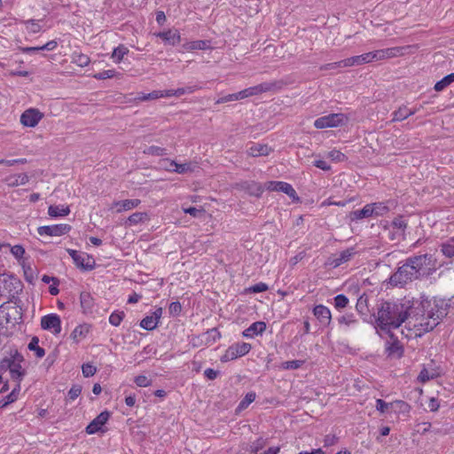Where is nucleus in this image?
Listing matches in <instances>:
<instances>
[{
    "label": "nucleus",
    "instance_id": "c03bdc74",
    "mask_svg": "<svg viewBox=\"0 0 454 454\" xmlns=\"http://www.w3.org/2000/svg\"><path fill=\"white\" fill-rule=\"evenodd\" d=\"M89 56L82 53H74L73 54V62L78 65L79 67H84L90 64Z\"/></svg>",
    "mask_w": 454,
    "mask_h": 454
},
{
    "label": "nucleus",
    "instance_id": "ea45409f",
    "mask_svg": "<svg viewBox=\"0 0 454 454\" xmlns=\"http://www.w3.org/2000/svg\"><path fill=\"white\" fill-rule=\"evenodd\" d=\"M441 251L442 254L449 258L454 256V238L448 239L446 242L442 244Z\"/></svg>",
    "mask_w": 454,
    "mask_h": 454
},
{
    "label": "nucleus",
    "instance_id": "72a5a7b5",
    "mask_svg": "<svg viewBox=\"0 0 454 454\" xmlns=\"http://www.w3.org/2000/svg\"><path fill=\"white\" fill-rule=\"evenodd\" d=\"M20 391V384H17L12 391L6 395L4 399L0 400V408H4L8 404L15 402L18 398V395Z\"/></svg>",
    "mask_w": 454,
    "mask_h": 454
},
{
    "label": "nucleus",
    "instance_id": "a18cd8bd",
    "mask_svg": "<svg viewBox=\"0 0 454 454\" xmlns=\"http://www.w3.org/2000/svg\"><path fill=\"white\" fill-rule=\"evenodd\" d=\"M27 30L31 34H37L41 31L42 27L38 21L35 20H27L23 21Z\"/></svg>",
    "mask_w": 454,
    "mask_h": 454
},
{
    "label": "nucleus",
    "instance_id": "1a4fd4ad",
    "mask_svg": "<svg viewBox=\"0 0 454 454\" xmlns=\"http://www.w3.org/2000/svg\"><path fill=\"white\" fill-rule=\"evenodd\" d=\"M265 188L269 191L282 192L294 201H298L300 200L294 187L288 183L282 181H270L265 184Z\"/></svg>",
    "mask_w": 454,
    "mask_h": 454
},
{
    "label": "nucleus",
    "instance_id": "3c124183",
    "mask_svg": "<svg viewBox=\"0 0 454 454\" xmlns=\"http://www.w3.org/2000/svg\"><path fill=\"white\" fill-rule=\"evenodd\" d=\"M117 75V72L114 69L104 70L102 72L97 73L93 75V77L97 80H106L114 78Z\"/></svg>",
    "mask_w": 454,
    "mask_h": 454
},
{
    "label": "nucleus",
    "instance_id": "49530a36",
    "mask_svg": "<svg viewBox=\"0 0 454 454\" xmlns=\"http://www.w3.org/2000/svg\"><path fill=\"white\" fill-rule=\"evenodd\" d=\"M144 153L155 156H164L167 155V150L160 146L151 145L144 150Z\"/></svg>",
    "mask_w": 454,
    "mask_h": 454
},
{
    "label": "nucleus",
    "instance_id": "ddd939ff",
    "mask_svg": "<svg viewBox=\"0 0 454 454\" xmlns=\"http://www.w3.org/2000/svg\"><path fill=\"white\" fill-rule=\"evenodd\" d=\"M403 48L402 47H392L369 52L371 62L383 60L386 59H391L396 56L403 55Z\"/></svg>",
    "mask_w": 454,
    "mask_h": 454
},
{
    "label": "nucleus",
    "instance_id": "9b49d317",
    "mask_svg": "<svg viewBox=\"0 0 454 454\" xmlns=\"http://www.w3.org/2000/svg\"><path fill=\"white\" fill-rule=\"evenodd\" d=\"M43 118V114L37 108H28L20 115V123L25 127L34 128Z\"/></svg>",
    "mask_w": 454,
    "mask_h": 454
},
{
    "label": "nucleus",
    "instance_id": "58836bf2",
    "mask_svg": "<svg viewBox=\"0 0 454 454\" xmlns=\"http://www.w3.org/2000/svg\"><path fill=\"white\" fill-rule=\"evenodd\" d=\"M372 209V215H383L388 212L389 208L384 202H375L369 204Z\"/></svg>",
    "mask_w": 454,
    "mask_h": 454
},
{
    "label": "nucleus",
    "instance_id": "6ab92c4d",
    "mask_svg": "<svg viewBox=\"0 0 454 454\" xmlns=\"http://www.w3.org/2000/svg\"><path fill=\"white\" fill-rule=\"evenodd\" d=\"M80 303L83 314H92L95 307V301L89 292H82L80 294Z\"/></svg>",
    "mask_w": 454,
    "mask_h": 454
},
{
    "label": "nucleus",
    "instance_id": "2eb2a0df",
    "mask_svg": "<svg viewBox=\"0 0 454 454\" xmlns=\"http://www.w3.org/2000/svg\"><path fill=\"white\" fill-rule=\"evenodd\" d=\"M280 82H262L258 85L247 88L249 97L259 95L264 92L275 90L280 89Z\"/></svg>",
    "mask_w": 454,
    "mask_h": 454
},
{
    "label": "nucleus",
    "instance_id": "cd10ccee",
    "mask_svg": "<svg viewBox=\"0 0 454 454\" xmlns=\"http://www.w3.org/2000/svg\"><path fill=\"white\" fill-rule=\"evenodd\" d=\"M371 63L369 52L346 59L347 67L360 66Z\"/></svg>",
    "mask_w": 454,
    "mask_h": 454
},
{
    "label": "nucleus",
    "instance_id": "8fccbe9b",
    "mask_svg": "<svg viewBox=\"0 0 454 454\" xmlns=\"http://www.w3.org/2000/svg\"><path fill=\"white\" fill-rule=\"evenodd\" d=\"M348 299L344 294H338L334 297V307L337 309H342L348 305Z\"/></svg>",
    "mask_w": 454,
    "mask_h": 454
},
{
    "label": "nucleus",
    "instance_id": "473e14b6",
    "mask_svg": "<svg viewBox=\"0 0 454 454\" xmlns=\"http://www.w3.org/2000/svg\"><path fill=\"white\" fill-rule=\"evenodd\" d=\"M129 52V51L125 45L120 44L119 46L114 49L111 58L113 59L114 63H121L124 56H126Z\"/></svg>",
    "mask_w": 454,
    "mask_h": 454
},
{
    "label": "nucleus",
    "instance_id": "bf43d9fd",
    "mask_svg": "<svg viewBox=\"0 0 454 454\" xmlns=\"http://www.w3.org/2000/svg\"><path fill=\"white\" fill-rule=\"evenodd\" d=\"M82 371L83 376L88 378V377L93 376L96 373L97 369L91 364H84L82 366Z\"/></svg>",
    "mask_w": 454,
    "mask_h": 454
},
{
    "label": "nucleus",
    "instance_id": "603ef678",
    "mask_svg": "<svg viewBox=\"0 0 454 454\" xmlns=\"http://www.w3.org/2000/svg\"><path fill=\"white\" fill-rule=\"evenodd\" d=\"M304 364L303 360H292L282 363L281 368L285 370H296Z\"/></svg>",
    "mask_w": 454,
    "mask_h": 454
},
{
    "label": "nucleus",
    "instance_id": "0e129e2a",
    "mask_svg": "<svg viewBox=\"0 0 454 454\" xmlns=\"http://www.w3.org/2000/svg\"><path fill=\"white\" fill-rule=\"evenodd\" d=\"M11 253L16 259H20L25 254V248L20 245L11 247Z\"/></svg>",
    "mask_w": 454,
    "mask_h": 454
},
{
    "label": "nucleus",
    "instance_id": "9d476101",
    "mask_svg": "<svg viewBox=\"0 0 454 454\" xmlns=\"http://www.w3.org/2000/svg\"><path fill=\"white\" fill-rule=\"evenodd\" d=\"M71 226L67 223L40 226L37 232L40 236L59 237L70 231Z\"/></svg>",
    "mask_w": 454,
    "mask_h": 454
},
{
    "label": "nucleus",
    "instance_id": "4468645a",
    "mask_svg": "<svg viewBox=\"0 0 454 454\" xmlns=\"http://www.w3.org/2000/svg\"><path fill=\"white\" fill-rule=\"evenodd\" d=\"M110 418V412L104 411L100 412L87 427L86 433L93 434L101 430V427L107 422Z\"/></svg>",
    "mask_w": 454,
    "mask_h": 454
},
{
    "label": "nucleus",
    "instance_id": "6e6552de",
    "mask_svg": "<svg viewBox=\"0 0 454 454\" xmlns=\"http://www.w3.org/2000/svg\"><path fill=\"white\" fill-rule=\"evenodd\" d=\"M24 362L23 356L15 350L12 354V360L10 367V375L13 380H16L20 384V381L23 380L26 375V370L22 368L21 364Z\"/></svg>",
    "mask_w": 454,
    "mask_h": 454
},
{
    "label": "nucleus",
    "instance_id": "393cba45",
    "mask_svg": "<svg viewBox=\"0 0 454 454\" xmlns=\"http://www.w3.org/2000/svg\"><path fill=\"white\" fill-rule=\"evenodd\" d=\"M28 176L25 173L9 176L5 178V183L10 187L24 185L28 182Z\"/></svg>",
    "mask_w": 454,
    "mask_h": 454
},
{
    "label": "nucleus",
    "instance_id": "423d86ee",
    "mask_svg": "<svg viewBox=\"0 0 454 454\" xmlns=\"http://www.w3.org/2000/svg\"><path fill=\"white\" fill-rule=\"evenodd\" d=\"M406 228L407 222L403 215L395 217L387 227L389 239L397 241L404 239Z\"/></svg>",
    "mask_w": 454,
    "mask_h": 454
},
{
    "label": "nucleus",
    "instance_id": "864d4df0",
    "mask_svg": "<svg viewBox=\"0 0 454 454\" xmlns=\"http://www.w3.org/2000/svg\"><path fill=\"white\" fill-rule=\"evenodd\" d=\"M200 89H201V87L199 85H189L186 87L178 88L177 90H176V97H181L184 94H192Z\"/></svg>",
    "mask_w": 454,
    "mask_h": 454
},
{
    "label": "nucleus",
    "instance_id": "2f4dec72",
    "mask_svg": "<svg viewBox=\"0 0 454 454\" xmlns=\"http://www.w3.org/2000/svg\"><path fill=\"white\" fill-rule=\"evenodd\" d=\"M372 216V209H371L370 205L366 204L362 209L355 210L351 212L350 217L351 220H361L364 218H368Z\"/></svg>",
    "mask_w": 454,
    "mask_h": 454
},
{
    "label": "nucleus",
    "instance_id": "e2e57ef3",
    "mask_svg": "<svg viewBox=\"0 0 454 454\" xmlns=\"http://www.w3.org/2000/svg\"><path fill=\"white\" fill-rule=\"evenodd\" d=\"M168 311L171 316H178L182 311V305L179 301H173L169 304Z\"/></svg>",
    "mask_w": 454,
    "mask_h": 454
},
{
    "label": "nucleus",
    "instance_id": "412c9836",
    "mask_svg": "<svg viewBox=\"0 0 454 454\" xmlns=\"http://www.w3.org/2000/svg\"><path fill=\"white\" fill-rule=\"evenodd\" d=\"M241 188L246 191L249 195L254 197H261L264 188L261 184L256 183L254 181H247L241 184Z\"/></svg>",
    "mask_w": 454,
    "mask_h": 454
},
{
    "label": "nucleus",
    "instance_id": "c756f323",
    "mask_svg": "<svg viewBox=\"0 0 454 454\" xmlns=\"http://www.w3.org/2000/svg\"><path fill=\"white\" fill-rule=\"evenodd\" d=\"M69 207L63 205H51L48 208V214L51 217L66 216L69 215Z\"/></svg>",
    "mask_w": 454,
    "mask_h": 454
},
{
    "label": "nucleus",
    "instance_id": "7ed1b4c3",
    "mask_svg": "<svg viewBox=\"0 0 454 454\" xmlns=\"http://www.w3.org/2000/svg\"><path fill=\"white\" fill-rule=\"evenodd\" d=\"M419 314L416 317L415 322L411 320L415 337H421L427 332L434 330L440 320L447 314L446 309L440 305L437 301H419Z\"/></svg>",
    "mask_w": 454,
    "mask_h": 454
},
{
    "label": "nucleus",
    "instance_id": "4be33fe9",
    "mask_svg": "<svg viewBox=\"0 0 454 454\" xmlns=\"http://www.w3.org/2000/svg\"><path fill=\"white\" fill-rule=\"evenodd\" d=\"M74 264L81 269L90 270L94 268V262L85 254H78V256L74 259Z\"/></svg>",
    "mask_w": 454,
    "mask_h": 454
},
{
    "label": "nucleus",
    "instance_id": "b1692460",
    "mask_svg": "<svg viewBox=\"0 0 454 454\" xmlns=\"http://www.w3.org/2000/svg\"><path fill=\"white\" fill-rule=\"evenodd\" d=\"M141 203L138 199L124 200L114 202V207H117V212L128 211L137 207Z\"/></svg>",
    "mask_w": 454,
    "mask_h": 454
},
{
    "label": "nucleus",
    "instance_id": "0eeeda50",
    "mask_svg": "<svg viewBox=\"0 0 454 454\" xmlns=\"http://www.w3.org/2000/svg\"><path fill=\"white\" fill-rule=\"evenodd\" d=\"M251 348V345L247 342L234 343L226 349L225 353L221 357V361L224 363L241 357L247 355Z\"/></svg>",
    "mask_w": 454,
    "mask_h": 454
},
{
    "label": "nucleus",
    "instance_id": "a211bd4d",
    "mask_svg": "<svg viewBox=\"0 0 454 454\" xmlns=\"http://www.w3.org/2000/svg\"><path fill=\"white\" fill-rule=\"evenodd\" d=\"M313 314L324 326H329L332 323V314L330 309L323 305H316L313 309Z\"/></svg>",
    "mask_w": 454,
    "mask_h": 454
},
{
    "label": "nucleus",
    "instance_id": "dca6fc26",
    "mask_svg": "<svg viewBox=\"0 0 454 454\" xmlns=\"http://www.w3.org/2000/svg\"><path fill=\"white\" fill-rule=\"evenodd\" d=\"M154 35L160 38L165 43L172 46H176L181 42L180 32L176 28L155 33Z\"/></svg>",
    "mask_w": 454,
    "mask_h": 454
},
{
    "label": "nucleus",
    "instance_id": "680f3d73",
    "mask_svg": "<svg viewBox=\"0 0 454 454\" xmlns=\"http://www.w3.org/2000/svg\"><path fill=\"white\" fill-rule=\"evenodd\" d=\"M161 96H162L161 90H153L151 93L143 94L141 97L138 98V99H140L142 101H146V100H150V99L160 98H161Z\"/></svg>",
    "mask_w": 454,
    "mask_h": 454
},
{
    "label": "nucleus",
    "instance_id": "de8ad7c7",
    "mask_svg": "<svg viewBox=\"0 0 454 454\" xmlns=\"http://www.w3.org/2000/svg\"><path fill=\"white\" fill-rule=\"evenodd\" d=\"M343 67H348L347 65H346V59H342L340 61L322 65L319 67V69L321 71H329V70L337 69V68H343Z\"/></svg>",
    "mask_w": 454,
    "mask_h": 454
},
{
    "label": "nucleus",
    "instance_id": "79ce46f5",
    "mask_svg": "<svg viewBox=\"0 0 454 454\" xmlns=\"http://www.w3.org/2000/svg\"><path fill=\"white\" fill-rule=\"evenodd\" d=\"M337 320L340 325H344L346 326H351L357 323V320L353 313H347L340 317Z\"/></svg>",
    "mask_w": 454,
    "mask_h": 454
},
{
    "label": "nucleus",
    "instance_id": "09e8293b",
    "mask_svg": "<svg viewBox=\"0 0 454 454\" xmlns=\"http://www.w3.org/2000/svg\"><path fill=\"white\" fill-rule=\"evenodd\" d=\"M124 317L125 314L123 311H114L109 317V323L114 326H119Z\"/></svg>",
    "mask_w": 454,
    "mask_h": 454
},
{
    "label": "nucleus",
    "instance_id": "e433bc0d",
    "mask_svg": "<svg viewBox=\"0 0 454 454\" xmlns=\"http://www.w3.org/2000/svg\"><path fill=\"white\" fill-rule=\"evenodd\" d=\"M38 343L39 339L37 337H33L30 342L28 343V349L31 351H35L36 357L42 358L45 355V350L43 348L39 347Z\"/></svg>",
    "mask_w": 454,
    "mask_h": 454
},
{
    "label": "nucleus",
    "instance_id": "4c0bfd02",
    "mask_svg": "<svg viewBox=\"0 0 454 454\" xmlns=\"http://www.w3.org/2000/svg\"><path fill=\"white\" fill-rule=\"evenodd\" d=\"M454 82V73H451L446 76H444L442 80L438 81L434 84V90L436 91H442L445 88H447L450 83Z\"/></svg>",
    "mask_w": 454,
    "mask_h": 454
},
{
    "label": "nucleus",
    "instance_id": "338daca9",
    "mask_svg": "<svg viewBox=\"0 0 454 454\" xmlns=\"http://www.w3.org/2000/svg\"><path fill=\"white\" fill-rule=\"evenodd\" d=\"M268 286L265 283L260 282L249 287L251 293H262L268 290Z\"/></svg>",
    "mask_w": 454,
    "mask_h": 454
},
{
    "label": "nucleus",
    "instance_id": "39448f33",
    "mask_svg": "<svg viewBox=\"0 0 454 454\" xmlns=\"http://www.w3.org/2000/svg\"><path fill=\"white\" fill-rule=\"evenodd\" d=\"M348 121V118L344 114H330L316 119L314 121V127L318 129L325 128H337L345 125Z\"/></svg>",
    "mask_w": 454,
    "mask_h": 454
},
{
    "label": "nucleus",
    "instance_id": "13d9d810",
    "mask_svg": "<svg viewBox=\"0 0 454 454\" xmlns=\"http://www.w3.org/2000/svg\"><path fill=\"white\" fill-rule=\"evenodd\" d=\"M134 382L138 387H149L152 385V380H149L145 375H138L134 379Z\"/></svg>",
    "mask_w": 454,
    "mask_h": 454
},
{
    "label": "nucleus",
    "instance_id": "5fc2aeb1",
    "mask_svg": "<svg viewBox=\"0 0 454 454\" xmlns=\"http://www.w3.org/2000/svg\"><path fill=\"white\" fill-rule=\"evenodd\" d=\"M12 352L8 356L4 357L0 361V373H4L7 371H10L12 360Z\"/></svg>",
    "mask_w": 454,
    "mask_h": 454
},
{
    "label": "nucleus",
    "instance_id": "a19ab883",
    "mask_svg": "<svg viewBox=\"0 0 454 454\" xmlns=\"http://www.w3.org/2000/svg\"><path fill=\"white\" fill-rule=\"evenodd\" d=\"M158 322L154 320L152 316H146L140 322V326L147 331H152L158 326Z\"/></svg>",
    "mask_w": 454,
    "mask_h": 454
},
{
    "label": "nucleus",
    "instance_id": "052dcab7",
    "mask_svg": "<svg viewBox=\"0 0 454 454\" xmlns=\"http://www.w3.org/2000/svg\"><path fill=\"white\" fill-rule=\"evenodd\" d=\"M145 216H146L145 213L136 212L129 216L128 221L131 224H137L138 223H141L145 218Z\"/></svg>",
    "mask_w": 454,
    "mask_h": 454
},
{
    "label": "nucleus",
    "instance_id": "4d7b16f0",
    "mask_svg": "<svg viewBox=\"0 0 454 454\" xmlns=\"http://www.w3.org/2000/svg\"><path fill=\"white\" fill-rule=\"evenodd\" d=\"M392 407V403H387L382 399L376 400V410L380 413L387 412Z\"/></svg>",
    "mask_w": 454,
    "mask_h": 454
},
{
    "label": "nucleus",
    "instance_id": "aec40b11",
    "mask_svg": "<svg viewBox=\"0 0 454 454\" xmlns=\"http://www.w3.org/2000/svg\"><path fill=\"white\" fill-rule=\"evenodd\" d=\"M266 330V324L263 321H256L242 333L246 338H254L256 335H262Z\"/></svg>",
    "mask_w": 454,
    "mask_h": 454
},
{
    "label": "nucleus",
    "instance_id": "774afa93",
    "mask_svg": "<svg viewBox=\"0 0 454 454\" xmlns=\"http://www.w3.org/2000/svg\"><path fill=\"white\" fill-rule=\"evenodd\" d=\"M184 211L185 214H189L190 215L193 217H199L202 213L204 212V209L202 208H196L194 207H190L187 208H184Z\"/></svg>",
    "mask_w": 454,
    "mask_h": 454
},
{
    "label": "nucleus",
    "instance_id": "f8f14e48",
    "mask_svg": "<svg viewBox=\"0 0 454 454\" xmlns=\"http://www.w3.org/2000/svg\"><path fill=\"white\" fill-rule=\"evenodd\" d=\"M41 327L43 330L51 331L54 334L61 332L60 317L55 313L48 314L41 318Z\"/></svg>",
    "mask_w": 454,
    "mask_h": 454
},
{
    "label": "nucleus",
    "instance_id": "20e7f679",
    "mask_svg": "<svg viewBox=\"0 0 454 454\" xmlns=\"http://www.w3.org/2000/svg\"><path fill=\"white\" fill-rule=\"evenodd\" d=\"M22 282L13 275L0 274V296L14 301L22 291Z\"/></svg>",
    "mask_w": 454,
    "mask_h": 454
},
{
    "label": "nucleus",
    "instance_id": "f03ea898",
    "mask_svg": "<svg viewBox=\"0 0 454 454\" xmlns=\"http://www.w3.org/2000/svg\"><path fill=\"white\" fill-rule=\"evenodd\" d=\"M434 269L435 260L432 254H424L411 256L391 275L389 284L392 286L403 287L407 283L419 278L422 275L430 274Z\"/></svg>",
    "mask_w": 454,
    "mask_h": 454
},
{
    "label": "nucleus",
    "instance_id": "7c9ffc66",
    "mask_svg": "<svg viewBox=\"0 0 454 454\" xmlns=\"http://www.w3.org/2000/svg\"><path fill=\"white\" fill-rule=\"evenodd\" d=\"M163 161L174 166V168H168V171H173V172H176L178 174H185V173L192 170L190 163L179 164V163L176 162L175 160H169L168 159L164 160Z\"/></svg>",
    "mask_w": 454,
    "mask_h": 454
},
{
    "label": "nucleus",
    "instance_id": "f257e3e1",
    "mask_svg": "<svg viewBox=\"0 0 454 454\" xmlns=\"http://www.w3.org/2000/svg\"><path fill=\"white\" fill-rule=\"evenodd\" d=\"M418 300L403 298L397 301H383L377 306L376 324L383 331L399 328L406 323L409 330H413L411 320L415 322L419 314Z\"/></svg>",
    "mask_w": 454,
    "mask_h": 454
},
{
    "label": "nucleus",
    "instance_id": "a878e982",
    "mask_svg": "<svg viewBox=\"0 0 454 454\" xmlns=\"http://www.w3.org/2000/svg\"><path fill=\"white\" fill-rule=\"evenodd\" d=\"M271 149L267 145L253 144L248 149L247 153L252 157L269 155Z\"/></svg>",
    "mask_w": 454,
    "mask_h": 454
},
{
    "label": "nucleus",
    "instance_id": "c9c22d12",
    "mask_svg": "<svg viewBox=\"0 0 454 454\" xmlns=\"http://www.w3.org/2000/svg\"><path fill=\"white\" fill-rule=\"evenodd\" d=\"M356 309L361 316L366 317L368 315V298L366 296L362 295L357 299Z\"/></svg>",
    "mask_w": 454,
    "mask_h": 454
},
{
    "label": "nucleus",
    "instance_id": "69168bd1",
    "mask_svg": "<svg viewBox=\"0 0 454 454\" xmlns=\"http://www.w3.org/2000/svg\"><path fill=\"white\" fill-rule=\"evenodd\" d=\"M82 393V387L80 385H74L68 391V397L70 400H75Z\"/></svg>",
    "mask_w": 454,
    "mask_h": 454
},
{
    "label": "nucleus",
    "instance_id": "bb28decb",
    "mask_svg": "<svg viewBox=\"0 0 454 454\" xmlns=\"http://www.w3.org/2000/svg\"><path fill=\"white\" fill-rule=\"evenodd\" d=\"M413 114H415V111H411L406 106H402L392 114L393 118L391 121H401Z\"/></svg>",
    "mask_w": 454,
    "mask_h": 454
},
{
    "label": "nucleus",
    "instance_id": "5701e85b",
    "mask_svg": "<svg viewBox=\"0 0 454 454\" xmlns=\"http://www.w3.org/2000/svg\"><path fill=\"white\" fill-rule=\"evenodd\" d=\"M90 329L91 325L89 324L79 325L72 332L71 337L75 342H79L81 340L86 338Z\"/></svg>",
    "mask_w": 454,
    "mask_h": 454
},
{
    "label": "nucleus",
    "instance_id": "f704fd0d",
    "mask_svg": "<svg viewBox=\"0 0 454 454\" xmlns=\"http://www.w3.org/2000/svg\"><path fill=\"white\" fill-rule=\"evenodd\" d=\"M391 410L394 411V412L397 414H406L409 413L411 411V406L406 402L402 400H395L392 402V407Z\"/></svg>",
    "mask_w": 454,
    "mask_h": 454
},
{
    "label": "nucleus",
    "instance_id": "f3484780",
    "mask_svg": "<svg viewBox=\"0 0 454 454\" xmlns=\"http://www.w3.org/2000/svg\"><path fill=\"white\" fill-rule=\"evenodd\" d=\"M356 254L355 247H349L341 251L339 254H335L329 259V265L337 268L342 263L348 262Z\"/></svg>",
    "mask_w": 454,
    "mask_h": 454
},
{
    "label": "nucleus",
    "instance_id": "6e6d98bb",
    "mask_svg": "<svg viewBox=\"0 0 454 454\" xmlns=\"http://www.w3.org/2000/svg\"><path fill=\"white\" fill-rule=\"evenodd\" d=\"M328 157L333 160L336 162H341L346 160V156L344 153H342L339 150H332L328 153Z\"/></svg>",
    "mask_w": 454,
    "mask_h": 454
},
{
    "label": "nucleus",
    "instance_id": "37998d69",
    "mask_svg": "<svg viewBox=\"0 0 454 454\" xmlns=\"http://www.w3.org/2000/svg\"><path fill=\"white\" fill-rule=\"evenodd\" d=\"M256 395L254 392L247 393L245 397L239 402L238 405V410L242 411L248 407L250 403H252L255 400Z\"/></svg>",
    "mask_w": 454,
    "mask_h": 454
},
{
    "label": "nucleus",
    "instance_id": "c85d7f7f",
    "mask_svg": "<svg viewBox=\"0 0 454 454\" xmlns=\"http://www.w3.org/2000/svg\"><path fill=\"white\" fill-rule=\"evenodd\" d=\"M210 43L207 40H198L188 42L183 44V49L185 51H194V50H206L210 48Z\"/></svg>",
    "mask_w": 454,
    "mask_h": 454
}]
</instances>
